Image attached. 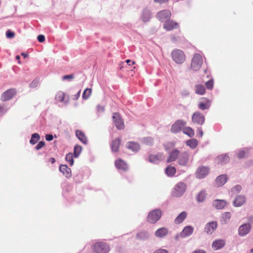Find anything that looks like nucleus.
<instances>
[{
  "mask_svg": "<svg viewBox=\"0 0 253 253\" xmlns=\"http://www.w3.org/2000/svg\"><path fill=\"white\" fill-rule=\"evenodd\" d=\"M203 64V59L199 53L194 54L191 62V69L194 71H198Z\"/></svg>",
  "mask_w": 253,
  "mask_h": 253,
  "instance_id": "nucleus-1",
  "label": "nucleus"
},
{
  "mask_svg": "<svg viewBox=\"0 0 253 253\" xmlns=\"http://www.w3.org/2000/svg\"><path fill=\"white\" fill-rule=\"evenodd\" d=\"M177 159V163L180 166H185L188 160V153L187 152L180 153L175 149V160Z\"/></svg>",
  "mask_w": 253,
  "mask_h": 253,
  "instance_id": "nucleus-2",
  "label": "nucleus"
},
{
  "mask_svg": "<svg viewBox=\"0 0 253 253\" xmlns=\"http://www.w3.org/2000/svg\"><path fill=\"white\" fill-rule=\"evenodd\" d=\"M162 216V211L156 209L150 211L147 216V221L151 223H155L158 221Z\"/></svg>",
  "mask_w": 253,
  "mask_h": 253,
  "instance_id": "nucleus-3",
  "label": "nucleus"
},
{
  "mask_svg": "<svg viewBox=\"0 0 253 253\" xmlns=\"http://www.w3.org/2000/svg\"><path fill=\"white\" fill-rule=\"evenodd\" d=\"M93 250L96 253H107L109 251L108 245L103 242H98L92 246Z\"/></svg>",
  "mask_w": 253,
  "mask_h": 253,
  "instance_id": "nucleus-4",
  "label": "nucleus"
},
{
  "mask_svg": "<svg viewBox=\"0 0 253 253\" xmlns=\"http://www.w3.org/2000/svg\"><path fill=\"white\" fill-rule=\"evenodd\" d=\"M112 118L114 124L118 129H122L125 127L123 120L119 113H113Z\"/></svg>",
  "mask_w": 253,
  "mask_h": 253,
  "instance_id": "nucleus-5",
  "label": "nucleus"
},
{
  "mask_svg": "<svg viewBox=\"0 0 253 253\" xmlns=\"http://www.w3.org/2000/svg\"><path fill=\"white\" fill-rule=\"evenodd\" d=\"M186 56L184 52L180 49H175V63L181 64L185 62Z\"/></svg>",
  "mask_w": 253,
  "mask_h": 253,
  "instance_id": "nucleus-6",
  "label": "nucleus"
},
{
  "mask_svg": "<svg viewBox=\"0 0 253 253\" xmlns=\"http://www.w3.org/2000/svg\"><path fill=\"white\" fill-rule=\"evenodd\" d=\"M252 226L250 223H244L240 225L238 228V234L244 237L250 233Z\"/></svg>",
  "mask_w": 253,
  "mask_h": 253,
  "instance_id": "nucleus-7",
  "label": "nucleus"
},
{
  "mask_svg": "<svg viewBox=\"0 0 253 253\" xmlns=\"http://www.w3.org/2000/svg\"><path fill=\"white\" fill-rule=\"evenodd\" d=\"M192 122L198 125L202 126L205 122V117L199 112H195L192 117Z\"/></svg>",
  "mask_w": 253,
  "mask_h": 253,
  "instance_id": "nucleus-8",
  "label": "nucleus"
},
{
  "mask_svg": "<svg viewBox=\"0 0 253 253\" xmlns=\"http://www.w3.org/2000/svg\"><path fill=\"white\" fill-rule=\"evenodd\" d=\"M209 171L210 169L208 167L201 166L197 169L195 175L197 178L202 179L208 174Z\"/></svg>",
  "mask_w": 253,
  "mask_h": 253,
  "instance_id": "nucleus-9",
  "label": "nucleus"
},
{
  "mask_svg": "<svg viewBox=\"0 0 253 253\" xmlns=\"http://www.w3.org/2000/svg\"><path fill=\"white\" fill-rule=\"evenodd\" d=\"M186 185L182 182L178 183L175 186V197H180L186 191Z\"/></svg>",
  "mask_w": 253,
  "mask_h": 253,
  "instance_id": "nucleus-10",
  "label": "nucleus"
},
{
  "mask_svg": "<svg viewBox=\"0 0 253 253\" xmlns=\"http://www.w3.org/2000/svg\"><path fill=\"white\" fill-rule=\"evenodd\" d=\"M171 13L169 10H162L159 12L157 15V18L162 22H166L171 17Z\"/></svg>",
  "mask_w": 253,
  "mask_h": 253,
  "instance_id": "nucleus-11",
  "label": "nucleus"
},
{
  "mask_svg": "<svg viewBox=\"0 0 253 253\" xmlns=\"http://www.w3.org/2000/svg\"><path fill=\"white\" fill-rule=\"evenodd\" d=\"M16 93L14 89H10L4 92L1 96V100L6 101L11 99Z\"/></svg>",
  "mask_w": 253,
  "mask_h": 253,
  "instance_id": "nucleus-12",
  "label": "nucleus"
},
{
  "mask_svg": "<svg viewBox=\"0 0 253 253\" xmlns=\"http://www.w3.org/2000/svg\"><path fill=\"white\" fill-rule=\"evenodd\" d=\"M230 158L226 154H222L217 156L214 160V162L217 165H223L229 162Z\"/></svg>",
  "mask_w": 253,
  "mask_h": 253,
  "instance_id": "nucleus-13",
  "label": "nucleus"
},
{
  "mask_svg": "<svg viewBox=\"0 0 253 253\" xmlns=\"http://www.w3.org/2000/svg\"><path fill=\"white\" fill-rule=\"evenodd\" d=\"M217 228V223L211 221L208 223L205 227V232L208 234H211Z\"/></svg>",
  "mask_w": 253,
  "mask_h": 253,
  "instance_id": "nucleus-14",
  "label": "nucleus"
},
{
  "mask_svg": "<svg viewBox=\"0 0 253 253\" xmlns=\"http://www.w3.org/2000/svg\"><path fill=\"white\" fill-rule=\"evenodd\" d=\"M246 201V198L244 195L237 196L233 201V205L235 207H241Z\"/></svg>",
  "mask_w": 253,
  "mask_h": 253,
  "instance_id": "nucleus-15",
  "label": "nucleus"
},
{
  "mask_svg": "<svg viewBox=\"0 0 253 253\" xmlns=\"http://www.w3.org/2000/svg\"><path fill=\"white\" fill-rule=\"evenodd\" d=\"M225 245V241L223 239H218L213 242L212 248L214 250H218L222 248Z\"/></svg>",
  "mask_w": 253,
  "mask_h": 253,
  "instance_id": "nucleus-16",
  "label": "nucleus"
},
{
  "mask_svg": "<svg viewBox=\"0 0 253 253\" xmlns=\"http://www.w3.org/2000/svg\"><path fill=\"white\" fill-rule=\"evenodd\" d=\"M194 228L191 226H187L184 228L180 233V236L185 238L190 236L193 232Z\"/></svg>",
  "mask_w": 253,
  "mask_h": 253,
  "instance_id": "nucleus-17",
  "label": "nucleus"
},
{
  "mask_svg": "<svg viewBox=\"0 0 253 253\" xmlns=\"http://www.w3.org/2000/svg\"><path fill=\"white\" fill-rule=\"evenodd\" d=\"M59 170L67 178L72 176L71 169L66 165H61L59 167Z\"/></svg>",
  "mask_w": 253,
  "mask_h": 253,
  "instance_id": "nucleus-18",
  "label": "nucleus"
},
{
  "mask_svg": "<svg viewBox=\"0 0 253 253\" xmlns=\"http://www.w3.org/2000/svg\"><path fill=\"white\" fill-rule=\"evenodd\" d=\"M226 205V201L223 200L216 199L214 200L212 202V206L218 210L223 209Z\"/></svg>",
  "mask_w": 253,
  "mask_h": 253,
  "instance_id": "nucleus-19",
  "label": "nucleus"
},
{
  "mask_svg": "<svg viewBox=\"0 0 253 253\" xmlns=\"http://www.w3.org/2000/svg\"><path fill=\"white\" fill-rule=\"evenodd\" d=\"M227 180V176L226 174H222L217 176L215 179L216 185L220 187L223 185Z\"/></svg>",
  "mask_w": 253,
  "mask_h": 253,
  "instance_id": "nucleus-20",
  "label": "nucleus"
},
{
  "mask_svg": "<svg viewBox=\"0 0 253 253\" xmlns=\"http://www.w3.org/2000/svg\"><path fill=\"white\" fill-rule=\"evenodd\" d=\"M116 167L119 169L122 170H126L127 167L125 161L121 159H119L115 161V163Z\"/></svg>",
  "mask_w": 253,
  "mask_h": 253,
  "instance_id": "nucleus-21",
  "label": "nucleus"
},
{
  "mask_svg": "<svg viewBox=\"0 0 253 253\" xmlns=\"http://www.w3.org/2000/svg\"><path fill=\"white\" fill-rule=\"evenodd\" d=\"M164 156L162 154L157 155H151L149 157V161L151 163H157L163 159Z\"/></svg>",
  "mask_w": 253,
  "mask_h": 253,
  "instance_id": "nucleus-22",
  "label": "nucleus"
},
{
  "mask_svg": "<svg viewBox=\"0 0 253 253\" xmlns=\"http://www.w3.org/2000/svg\"><path fill=\"white\" fill-rule=\"evenodd\" d=\"M120 144L121 139L119 138H117L113 140L111 144V147L112 151L114 152H118Z\"/></svg>",
  "mask_w": 253,
  "mask_h": 253,
  "instance_id": "nucleus-23",
  "label": "nucleus"
},
{
  "mask_svg": "<svg viewBox=\"0 0 253 253\" xmlns=\"http://www.w3.org/2000/svg\"><path fill=\"white\" fill-rule=\"evenodd\" d=\"M76 134L78 139L84 144H86L87 143V139L84 133L81 130H77Z\"/></svg>",
  "mask_w": 253,
  "mask_h": 253,
  "instance_id": "nucleus-24",
  "label": "nucleus"
},
{
  "mask_svg": "<svg viewBox=\"0 0 253 253\" xmlns=\"http://www.w3.org/2000/svg\"><path fill=\"white\" fill-rule=\"evenodd\" d=\"M186 123L183 120H179L175 122V132L179 131L186 125Z\"/></svg>",
  "mask_w": 253,
  "mask_h": 253,
  "instance_id": "nucleus-25",
  "label": "nucleus"
},
{
  "mask_svg": "<svg viewBox=\"0 0 253 253\" xmlns=\"http://www.w3.org/2000/svg\"><path fill=\"white\" fill-rule=\"evenodd\" d=\"M126 146L128 149L133 152L137 151L140 148L139 144L135 142H128L126 143Z\"/></svg>",
  "mask_w": 253,
  "mask_h": 253,
  "instance_id": "nucleus-26",
  "label": "nucleus"
},
{
  "mask_svg": "<svg viewBox=\"0 0 253 253\" xmlns=\"http://www.w3.org/2000/svg\"><path fill=\"white\" fill-rule=\"evenodd\" d=\"M168 233V229L166 228H161L158 229L155 232V235L158 237H163L166 236Z\"/></svg>",
  "mask_w": 253,
  "mask_h": 253,
  "instance_id": "nucleus-27",
  "label": "nucleus"
},
{
  "mask_svg": "<svg viewBox=\"0 0 253 253\" xmlns=\"http://www.w3.org/2000/svg\"><path fill=\"white\" fill-rule=\"evenodd\" d=\"M187 216V213L185 211H183L180 213L178 216L175 219V222L179 224L182 223Z\"/></svg>",
  "mask_w": 253,
  "mask_h": 253,
  "instance_id": "nucleus-28",
  "label": "nucleus"
},
{
  "mask_svg": "<svg viewBox=\"0 0 253 253\" xmlns=\"http://www.w3.org/2000/svg\"><path fill=\"white\" fill-rule=\"evenodd\" d=\"M231 213L230 212H225L222 214V220H221V223L222 224H227L229 221V219L231 218Z\"/></svg>",
  "mask_w": 253,
  "mask_h": 253,
  "instance_id": "nucleus-29",
  "label": "nucleus"
},
{
  "mask_svg": "<svg viewBox=\"0 0 253 253\" xmlns=\"http://www.w3.org/2000/svg\"><path fill=\"white\" fill-rule=\"evenodd\" d=\"M205 86L202 84H198L195 86V92L197 94L203 95L205 93Z\"/></svg>",
  "mask_w": 253,
  "mask_h": 253,
  "instance_id": "nucleus-30",
  "label": "nucleus"
},
{
  "mask_svg": "<svg viewBox=\"0 0 253 253\" xmlns=\"http://www.w3.org/2000/svg\"><path fill=\"white\" fill-rule=\"evenodd\" d=\"M183 132L190 137H192L194 135V131L190 127H184L183 129Z\"/></svg>",
  "mask_w": 253,
  "mask_h": 253,
  "instance_id": "nucleus-31",
  "label": "nucleus"
},
{
  "mask_svg": "<svg viewBox=\"0 0 253 253\" xmlns=\"http://www.w3.org/2000/svg\"><path fill=\"white\" fill-rule=\"evenodd\" d=\"M186 144L187 146H189L190 148L194 149L198 145V141L195 139H192L189 140H187L186 142Z\"/></svg>",
  "mask_w": 253,
  "mask_h": 253,
  "instance_id": "nucleus-32",
  "label": "nucleus"
},
{
  "mask_svg": "<svg viewBox=\"0 0 253 253\" xmlns=\"http://www.w3.org/2000/svg\"><path fill=\"white\" fill-rule=\"evenodd\" d=\"M207 194L206 193L205 191H202L199 193L198 195L197 196V200L199 202H203L206 197Z\"/></svg>",
  "mask_w": 253,
  "mask_h": 253,
  "instance_id": "nucleus-33",
  "label": "nucleus"
},
{
  "mask_svg": "<svg viewBox=\"0 0 253 253\" xmlns=\"http://www.w3.org/2000/svg\"><path fill=\"white\" fill-rule=\"evenodd\" d=\"M65 96V93L63 91H60L57 92L55 96V99L57 101L62 102L64 100Z\"/></svg>",
  "mask_w": 253,
  "mask_h": 253,
  "instance_id": "nucleus-34",
  "label": "nucleus"
},
{
  "mask_svg": "<svg viewBox=\"0 0 253 253\" xmlns=\"http://www.w3.org/2000/svg\"><path fill=\"white\" fill-rule=\"evenodd\" d=\"M82 150V147L79 145H76L74 147V157L75 158L78 157L80 155V153H81Z\"/></svg>",
  "mask_w": 253,
  "mask_h": 253,
  "instance_id": "nucleus-35",
  "label": "nucleus"
},
{
  "mask_svg": "<svg viewBox=\"0 0 253 253\" xmlns=\"http://www.w3.org/2000/svg\"><path fill=\"white\" fill-rule=\"evenodd\" d=\"M40 139V135L37 133H35L32 135L30 142L32 144H36Z\"/></svg>",
  "mask_w": 253,
  "mask_h": 253,
  "instance_id": "nucleus-36",
  "label": "nucleus"
},
{
  "mask_svg": "<svg viewBox=\"0 0 253 253\" xmlns=\"http://www.w3.org/2000/svg\"><path fill=\"white\" fill-rule=\"evenodd\" d=\"M210 104L208 100L206 102H200L199 104V108L202 110L208 109L210 108Z\"/></svg>",
  "mask_w": 253,
  "mask_h": 253,
  "instance_id": "nucleus-37",
  "label": "nucleus"
},
{
  "mask_svg": "<svg viewBox=\"0 0 253 253\" xmlns=\"http://www.w3.org/2000/svg\"><path fill=\"white\" fill-rule=\"evenodd\" d=\"M173 28L174 25L172 21L167 22V21L166 23L164 24V28L167 31L171 30L173 29Z\"/></svg>",
  "mask_w": 253,
  "mask_h": 253,
  "instance_id": "nucleus-38",
  "label": "nucleus"
},
{
  "mask_svg": "<svg viewBox=\"0 0 253 253\" xmlns=\"http://www.w3.org/2000/svg\"><path fill=\"white\" fill-rule=\"evenodd\" d=\"M91 89L90 88H86L83 94V98L84 99H88L89 96L91 95Z\"/></svg>",
  "mask_w": 253,
  "mask_h": 253,
  "instance_id": "nucleus-39",
  "label": "nucleus"
},
{
  "mask_svg": "<svg viewBox=\"0 0 253 253\" xmlns=\"http://www.w3.org/2000/svg\"><path fill=\"white\" fill-rule=\"evenodd\" d=\"M66 160L69 163L70 166H72L74 164L72 153H69L66 155Z\"/></svg>",
  "mask_w": 253,
  "mask_h": 253,
  "instance_id": "nucleus-40",
  "label": "nucleus"
},
{
  "mask_svg": "<svg viewBox=\"0 0 253 253\" xmlns=\"http://www.w3.org/2000/svg\"><path fill=\"white\" fill-rule=\"evenodd\" d=\"M166 173L168 176L174 175V167L169 166L166 169Z\"/></svg>",
  "mask_w": 253,
  "mask_h": 253,
  "instance_id": "nucleus-41",
  "label": "nucleus"
},
{
  "mask_svg": "<svg viewBox=\"0 0 253 253\" xmlns=\"http://www.w3.org/2000/svg\"><path fill=\"white\" fill-rule=\"evenodd\" d=\"M148 234L146 232H140L137 234V237L139 239H144L148 238Z\"/></svg>",
  "mask_w": 253,
  "mask_h": 253,
  "instance_id": "nucleus-42",
  "label": "nucleus"
},
{
  "mask_svg": "<svg viewBox=\"0 0 253 253\" xmlns=\"http://www.w3.org/2000/svg\"><path fill=\"white\" fill-rule=\"evenodd\" d=\"M247 150V149L246 148L240 150L238 153V157L240 159L245 158L246 157Z\"/></svg>",
  "mask_w": 253,
  "mask_h": 253,
  "instance_id": "nucleus-43",
  "label": "nucleus"
},
{
  "mask_svg": "<svg viewBox=\"0 0 253 253\" xmlns=\"http://www.w3.org/2000/svg\"><path fill=\"white\" fill-rule=\"evenodd\" d=\"M206 85L208 89H211L213 85V81L212 80H210L206 83Z\"/></svg>",
  "mask_w": 253,
  "mask_h": 253,
  "instance_id": "nucleus-44",
  "label": "nucleus"
},
{
  "mask_svg": "<svg viewBox=\"0 0 253 253\" xmlns=\"http://www.w3.org/2000/svg\"><path fill=\"white\" fill-rule=\"evenodd\" d=\"M144 141L147 145H151L153 143V139L151 137H147L144 138Z\"/></svg>",
  "mask_w": 253,
  "mask_h": 253,
  "instance_id": "nucleus-45",
  "label": "nucleus"
},
{
  "mask_svg": "<svg viewBox=\"0 0 253 253\" xmlns=\"http://www.w3.org/2000/svg\"><path fill=\"white\" fill-rule=\"evenodd\" d=\"M6 36L7 38L12 39L15 36L14 32L8 30L6 31Z\"/></svg>",
  "mask_w": 253,
  "mask_h": 253,
  "instance_id": "nucleus-46",
  "label": "nucleus"
},
{
  "mask_svg": "<svg viewBox=\"0 0 253 253\" xmlns=\"http://www.w3.org/2000/svg\"><path fill=\"white\" fill-rule=\"evenodd\" d=\"M242 190V186L240 185H236L232 188V191H236L238 193L240 192Z\"/></svg>",
  "mask_w": 253,
  "mask_h": 253,
  "instance_id": "nucleus-47",
  "label": "nucleus"
},
{
  "mask_svg": "<svg viewBox=\"0 0 253 253\" xmlns=\"http://www.w3.org/2000/svg\"><path fill=\"white\" fill-rule=\"evenodd\" d=\"M45 145V143L43 141H40L38 145L36 146L37 150H40Z\"/></svg>",
  "mask_w": 253,
  "mask_h": 253,
  "instance_id": "nucleus-48",
  "label": "nucleus"
},
{
  "mask_svg": "<svg viewBox=\"0 0 253 253\" xmlns=\"http://www.w3.org/2000/svg\"><path fill=\"white\" fill-rule=\"evenodd\" d=\"M37 38L39 42H42L45 41V37L42 35H39Z\"/></svg>",
  "mask_w": 253,
  "mask_h": 253,
  "instance_id": "nucleus-49",
  "label": "nucleus"
},
{
  "mask_svg": "<svg viewBox=\"0 0 253 253\" xmlns=\"http://www.w3.org/2000/svg\"><path fill=\"white\" fill-rule=\"evenodd\" d=\"M153 253H168V251L164 249H158L156 250Z\"/></svg>",
  "mask_w": 253,
  "mask_h": 253,
  "instance_id": "nucleus-50",
  "label": "nucleus"
},
{
  "mask_svg": "<svg viewBox=\"0 0 253 253\" xmlns=\"http://www.w3.org/2000/svg\"><path fill=\"white\" fill-rule=\"evenodd\" d=\"M97 109L98 112H102L104 111V107L102 105H98L97 106Z\"/></svg>",
  "mask_w": 253,
  "mask_h": 253,
  "instance_id": "nucleus-51",
  "label": "nucleus"
},
{
  "mask_svg": "<svg viewBox=\"0 0 253 253\" xmlns=\"http://www.w3.org/2000/svg\"><path fill=\"white\" fill-rule=\"evenodd\" d=\"M192 253H207V252L202 249H197L194 251Z\"/></svg>",
  "mask_w": 253,
  "mask_h": 253,
  "instance_id": "nucleus-52",
  "label": "nucleus"
},
{
  "mask_svg": "<svg viewBox=\"0 0 253 253\" xmlns=\"http://www.w3.org/2000/svg\"><path fill=\"white\" fill-rule=\"evenodd\" d=\"M74 78V75L72 74L68 75H65L63 77V80H66V79H72Z\"/></svg>",
  "mask_w": 253,
  "mask_h": 253,
  "instance_id": "nucleus-53",
  "label": "nucleus"
},
{
  "mask_svg": "<svg viewBox=\"0 0 253 253\" xmlns=\"http://www.w3.org/2000/svg\"><path fill=\"white\" fill-rule=\"evenodd\" d=\"M45 137L47 141H51L53 138V135L52 134H46L45 135Z\"/></svg>",
  "mask_w": 253,
  "mask_h": 253,
  "instance_id": "nucleus-54",
  "label": "nucleus"
},
{
  "mask_svg": "<svg viewBox=\"0 0 253 253\" xmlns=\"http://www.w3.org/2000/svg\"><path fill=\"white\" fill-rule=\"evenodd\" d=\"M173 151L172 150L171 152H170V155H169V158H168V160H167V162L169 163V162H172L173 161Z\"/></svg>",
  "mask_w": 253,
  "mask_h": 253,
  "instance_id": "nucleus-55",
  "label": "nucleus"
},
{
  "mask_svg": "<svg viewBox=\"0 0 253 253\" xmlns=\"http://www.w3.org/2000/svg\"><path fill=\"white\" fill-rule=\"evenodd\" d=\"M155 2H158L160 4L164 3L168 1L169 0H154Z\"/></svg>",
  "mask_w": 253,
  "mask_h": 253,
  "instance_id": "nucleus-56",
  "label": "nucleus"
},
{
  "mask_svg": "<svg viewBox=\"0 0 253 253\" xmlns=\"http://www.w3.org/2000/svg\"><path fill=\"white\" fill-rule=\"evenodd\" d=\"M198 131H199V132L198 133L197 135L201 137L203 136V131L202 130V128H198Z\"/></svg>",
  "mask_w": 253,
  "mask_h": 253,
  "instance_id": "nucleus-57",
  "label": "nucleus"
},
{
  "mask_svg": "<svg viewBox=\"0 0 253 253\" xmlns=\"http://www.w3.org/2000/svg\"><path fill=\"white\" fill-rule=\"evenodd\" d=\"M49 162L51 164H53L55 162V159L54 158H51L49 159Z\"/></svg>",
  "mask_w": 253,
  "mask_h": 253,
  "instance_id": "nucleus-58",
  "label": "nucleus"
},
{
  "mask_svg": "<svg viewBox=\"0 0 253 253\" xmlns=\"http://www.w3.org/2000/svg\"><path fill=\"white\" fill-rule=\"evenodd\" d=\"M248 219L249 221H250L251 222H253V216H250L248 217Z\"/></svg>",
  "mask_w": 253,
  "mask_h": 253,
  "instance_id": "nucleus-59",
  "label": "nucleus"
},
{
  "mask_svg": "<svg viewBox=\"0 0 253 253\" xmlns=\"http://www.w3.org/2000/svg\"><path fill=\"white\" fill-rule=\"evenodd\" d=\"M126 62L127 64H129V63H131L132 65L135 64V62L134 61H131L130 60H129V59L126 60Z\"/></svg>",
  "mask_w": 253,
  "mask_h": 253,
  "instance_id": "nucleus-60",
  "label": "nucleus"
},
{
  "mask_svg": "<svg viewBox=\"0 0 253 253\" xmlns=\"http://www.w3.org/2000/svg\"><path fill=\"white\" fill-rule=\"evenodd\" d=\"M16 60H18V63H19V64H20V63H21V62H20V56H19V55H17V56H16Z\"/></svg>",
  "mask_w": 253,
  "mask_h": 253,
  "instance_id": "nucleus-61",
  "label": "nucleus"
},
{
  "mask_svg": "<svg viewBox=\"0 0 253 253\" xmlns=\"http://www.w3.org/2000/svg\"><path fill=\"white\" fill-rule=\"evenodd\" d=\"M21 55L23 56L24 58H26L28 56V54L25 53H22Z\"/></svg>",
  "mask_w": 253,
  "mask_h": 253,
  "instance_id": "nucleus-62",
  "label": "nucleus"
},
{
  "mask_svg": "<svg viewBox=\"0 0 253 253\" xmlns=\"http://www.w3.org/2000/svg\"><path fill=\"white\" fill-rule=\"evenodd\" d=\"M80 92H81V91H79L78 92V93L75 95L76 99H78L79 97V96L80 95Z\"/></svg>",
  "mask_w": 253,
  "mask_h": 253,
  "instance_id": "nucleus-63",
  "label": "nucleus"
},
{
  "mask_svg": "<svg viewBox=\"0 0 253 253\" xmlns=\"http://www.w3.org/2000/svg\"><path fill=\"white\" fill-rule=\"evenodd\" d=\"M174 25H175V29L178 28V24L177 23L175 22Z\"/></svg>",
  "mask_w": 253,
  "mask_h": 253,
  "instance_id": "nucleus-64",
  "label": "nucleus"
}]
</instances>
